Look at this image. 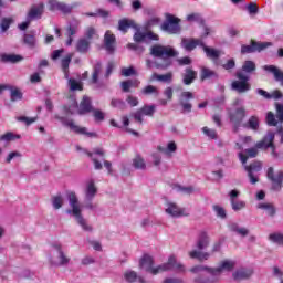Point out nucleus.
Masks as SVG:
<instances>
[{"label": "nucleus", "instance_id": "f257e3e1", "mask_svg": "<svg viewBox=\"0 0 283 283\" xmlns=\"http://www.w3.org/2000/svg\"><path fill=\"white\" fill-rule=\"evenodd\" d=\"M139 266L151 275H158V273H165V271H177V273H185L186 271L182 263L178 262L174 254L168 258L167 263H163L156 268L154 266V258L149 254H144L139 261Z\"/></svg>", "mask_w": 283, "mask_h": 283}, {"label": "nucleus", "instance_id": "f03ea898", "mask_svg": "<svg viewBox=\"0 0 283 283\" xmlns=\"http://www.w3.org/2000/svg\"><path fill=\"white\" fill-rule=\"evenodd\" d=\"M150 54L151 56H155L156 59H160L157 61H151L147 60L146 65L148 70H151L153 67H156V70H169L172 65L171 59L174 56H178V51H175L171 46L169 45H160V44H155L150 49Z\"/></svg>", "mask_w": 283, "mask_h": 283}, {"label": "nucleus", "instance_id": "7ed1b4c3", "mask_svg": "<svg viewBox=\"0 0 283 283\" xmlns=\"http://www.w3.org/2000/svg\"><path fill=\"white\" fill-rule=\"evenodd\" d=\"M274 140L275 132L269 130L263 139L255 144V147L245 149V155L239 153V158L242 165H247V160H249V158H255L258 156V149H272V156L277 158V153H275V144H273Z\"/></svg>", "mask_w": 283, "mask_h": 283}, {"label": "nucleus", "instance_id": "20e7f679", "mask_svg": "<svg viewBox=\"0 0 283 283\" xmlns=\"http://www.w3.org/2000/svg\"><path fill=\"white\" fill-rule=\"evenodd\" d=\"M66 198L71 207V209L66 210V213L74 217L75 222H77L83 231L92 233V231H94V228H92V226L87 222V219L83 217V209L81 208V203H78V197L76 196V192H66Z\"/></svg>", "mask_w": 283, "mask_h": 283}, {"label": "nucleus", "instance_id": "39448f33", "mask_svg": "<svg viewBox=\"0 0 283 283\" xmlns=\"http://www.w3.org/2000/svg\"><path fill=\"white\" fill-rule=\"evenodd\" d=\"M129 28H133L134 30H136L134 34L135 43H148V41H159L160 39L158 34L151 31H146V32L140 31V27H138L134 22V20H127V19L119 20L118 22L119 32H123L124 34H126Z\"/></svg>", "mask_w": 283, "mask_h": 283}, {"label": "nucleus", "instance_id": "423d86ee", "mask_svg": "<svg viewBox=\"0 0 283 283\" xmlns=\"http://www.w3.org/2000/svg\"><path fill=\"white\" fill-rule=\"evenodd\" d=\"M235 266V261L224 260L221 261L219 266L217 268H209L207 265H196L190 269L191 273H208V275H212V277H220L224 271H233Z\"/></svg>", "mask_w": 283, "mask_h": 283}, {"label": "nucleus", "instance_id": "0eeeda50", "mask_svg": "<svg viewBox=\"0 0 283 283\" xmlns=\"http://www.w3.org/2000/svg\"><path fill=\"white\" fill-rule=\"evenodd\" d=\"M208 247H209V235L207 234V232L199 233L196 241V248L198 250L190 251L189 258H191V260H199V262H205V260H209V258H211V253L202 252Z\"/></svg>", "mask_w": 283, "mask_h": 283}, {"label": "nucleus", "instance_id": "6e6552de", "mask_svg": "<svg viewBox=\"0 0 283 283\" xmlns=\"http://www.w3.org/2000/svg\"><path fill=\"white\" fill-rule=\"evenodd\" d=\"M88 158H92L95 169L101 170L104 167L107 169L108 174L112 175V163L105 160V150L103 148H95L93 153H86Z\"/></svg>", "mask_w": 283, "mask_h": 283}, {"label": "nucleus", "instance_id": "1a4fd4ad", "mask_svg": "<svg viewBox=\"0 0 283 283\" xmlns=\"http://www.w3.org/2000/svg\"><path fill=\"white\" fill-rule=\"evenodd\" d=\"M160 28L163 32H167L168 34H180V19L167 13L166 20L161 23Z\"/></svg>", "mask_w": 283, "mask_h": 283}, {"label": "nucleus", "instance_id": "9d476101", "mask_svg": "<svg viewBox=\"0 0 283 283\" xmlns=\"http://www.w3.org/2000/svg\"><path fill=\"white\" fill-rule=\"evenodd\" d=\"M59 120L65 126L70 127L71 132H74V134H80L82 136H87L88 138H96V133L87 132L86 127H81L74 123L73 119H67L65 117H57Z\"/></svg>", "mask_w": 283, "mask_h": 283}, {"label": "nucleus", "instance_id": "9b49d317", "mask_svg": "<svg viewBox=\"0 0 283 283\" xmlns=\"http://www.w3.org/2000/svg\"><path fill=\"white\" fill-rule=\"evenodd\" d=\"M229 118L234 127V132H238L242 127V120L247 118V109L244 106L237 107L235 109L229 111Z\"/></svg>", "mask_w": 283, "mask_h": 283}, {"label": "nucleus", "instance_id": "f8f14e48", "mask_svg": "<svg viewBox=\"0 0 283 283\" xmlns=\"http://www.w3.org/2000/svg\"><path fill=\"white\" fill-rule=\"evenodd\" d=\"M53 251H55L57 256L56 259L50 258L52 266H67L70 264V256L65 255L61 243L53 244Z\"/></svg>", "mask_w": 283, "mask_h": 283}, {"label": "nucleus", "instance_id": "ddd939ff", "mask_svg": "<svg viewBox=\"0 0 283 283\" xmlns=\"http://www.w3.org/2000/svg\"><path fill=\"white\" fill-rule=\"evenodd\" d=\"M244 169L248 174L251 185H255L256 182H260L259 174L262 171V163L253 161L250 165H245Z\"/></svg>", "mask_w": 283, "mask_h": 283}, {"label": "nucleus", "instance_id": "4468645a", "mask_svg": "<svg viewBox=\"0 0 283 283\" xmlns=\"http://www.w3.org/2000/svg\"><path fill=\"white\" fill-rule=\"evenodd\" d=\"M269 180L272 181V189L273 191H281L282 190V182H283V171L274 172L273 167L268 169L266 174Z\"/></svg>", "mask_w": 283, "mask_h": 283}, {"label": "nucleus", "instance_id": "2eb2a0df", "mask_svg": "<svg viewBox=\"0 0 283 283\" xmlns=\"http://www.w3.org/2000/svg\"><path fill=\"white\" fill-rule=\"evenodd\" d=\"M154 114H156V105H144L142 108L135 112L133 116L136 123L143 125V116H154Z\"/></svg>", "mask_w": 283, "mask_h": 283}, {"label": "nucleus", "instance_id": "dca6fc26", "mask_svg": "<svg viewBox=\"0 0 283 283\" xmlns=\"http://www.w3.org/2000/svg\"><path fill=\"white\" fill-rule=\"evenodd\" d=\"M273 45L271 42H252L251 45H242L241 54H251L253 52H262V50H266V48H271Z\"/></svg>", "mask_w": 283, "mask_h": 283}, {"label": "nucleus", "instance_id": "f3484780", "mask_svg": "<svg viewBox=\"0 0 283 283\" xmlns=\"http://www.w3.org/2000/svg\"><path fill=\"white\" fill-rule=\"evenodd\" d=\"M45 10V4L43 2H39L36 4L31 6L28 11L27 18L29 21H36L43 17V12Z\"/></svg>", "mask_w": 283, "mask_h": 283}, {"label": "nucleus", "instance_id": "a211bd4d", "mask_svg": "<svg viewBox=\"0 0 283 283\" xmlns=\"http://www.w3.org/2000/svg\"><path fill=\"white\" fill-rule=\"evenodd\" d=\"M193 98V93L189 91L181 92L179 95V105L182 107V113L185 114L186 112L189 114L192 109L191 103L189 101H192Z\"/></svg>", "mask_w": 283, "mask_h": 283}, {"label": "nucleus", "instance_id": "6ab92c4d", "mask_svg": "<svg viewBox=\"0 0 283 283\" xmlns=\"http://www.w3.org/2000/svg\"><path fill=\"white\" fill-rule=\"evenodd\" d=\"M48 6L51 12L59 11V12H63V14H70V12H72V6L65 4V2L49 0Z\"/></svg>", "mask_w": 283, "mask_h": 283}, {"label": "nucleus", "instance_id": "aec40b11", "mask_svg": "<svg viewBox=\"0 0 283 283\" xmlns=\"http://www.w3.org/2000/svg\"><path fill=\"white\" fill-rule=\"evenodd\" d=\"M96 193H98V188L96 187V182L94 179H88L85 182L84 187V200H94L96 198Z\"/></svg>", "mask_w": 283, "mask_h": 283}, {"label": "nucleus", "instance_id": "412c9836", "mask_svg": "<svg viewBox=\"0 0 283 283\" xmlns=\"http://www.w3.org/2000/svg\"><path fill=\"white\" fill-rule=\"evenodd\" d=\"M198 45L202 48V45H205V42H202V40L200 39L192 38H182L181 40V48H184V50H186L187 52H193V49L198 48Z\"/></svg>", "mask_w": 283, "mask_h": 283}, {"label": "nucleus", "instance_id": "4be33fe9", "mask_svg": "<svg viewBox=\"0 0 283 283\" xmlns=\"http://www.w3.org/2000/svg\"><path fill=\"white\" fill-rule=\"evenodd\" d=\"M78 30H81V22L78 21H73L69 24L67 29H66V45H72V43L74 42V35L78 33Z\"/></svg>", "mask_w": 283, "mask_h": 283}, {"label": "nucleus", "instance_id": "5701e85b", "mask_svg": "<svg viewBox=\"0 0 283 283\" xmlns=\"http://www.w3.org/2000/svg\"><path fill=\"white\" fill-rule=\"evenodd\" d=\"M114 43H116V36L112 34V31H106L104 35V48L108 54H114Z\"/></svg>", "mask_w": 283, "mask_h": 283}, {"label": "nucleus", "instance_id": "b1692460", "mask_svg": "<svg viewBox=\"0 0 283 283\" xmlns=\"http://www.w3.org/2000/svg\"><path fill=\"white\" fill-rule=\"evenodd\" d=\"M228 229L229 231L235 233L237 235H240L241 238H247V235H249V229L240 227L238 222L228 223Z\"/></svg>", "mask_w": 283, "mask_h": 283}, {"label": "nucleus", "instance_id": "393cba45", "mask_svg": "<svg viewBox=\"0 0 283 283\" xmlns=\"http://www.w3.org/2000/svg\"><path fill=\"white\" fill-rule=\"evenodd\" d=\"M166 213L171 216L172 218H180L184 214L182 208L178 207V205L174 202H168L166 207Z\"/></svg>", "mask_w": 283, "mask_h": 283}, {"label": "nucleus", "instance_id": "a878e982", "mask_svg": "<svg viewBox=\"0 0 283 283\" xmlns=\"http://www.w3.org/2000/svg\"><path fill=\"white\" fill-rule=\"evenodd\" d=\"M231 90L238 92V94H244L251 90V84L249 82L234 81L231 84Z\"/></svg>", "mask_w": 283, "mask_h": 283}, {"label": "nucleus", "instance_id": "bb28decb", "mask_svg": "<svg viewBox=\"0 0 283 283\" xmlns=\"http://www.w3.org/2000/svg\"><path fill=\"white\" fill-rule=\"evenodd\" d=\"M201 48H202L203 52L206 53L207 59H210L211 61H213V63H216L218 61V59H220V56L222 54L220 52V50H216L213 48H209V46L205 45V43H203V45Z\"/></svg>", "mask_w": 283, "mask_h": 283}, {"label": "nucleus", "instance_id": "cd10ccee", "mask_svg": "<svg viewBox=\"0 0 283 283\" xmlns=\"http://www.w3.org/2000/svg\"><path fill=\"white\" fill-rule=\"evenodd\" d=\"M258 209H261L269 216L270 218L275 217V213L277 212V209L275 208V205L270 202H261L258 206Z\"/></svg>", "mask_w": 283, "mask_h": 283}, {"label": "nucleus", "instance_id": "c85d7f7f", "mask_svg": "<svg viewBox=\"0 0 283 283\" xmlns=\"http://www.w3.org/2000/svg\"><path fill=\"white\" fill-rule=\"evenodd\" d=\"M198 73L193 71L191 67H187L185 73L182 74V83L184 85H191L193 80L197 78Z\"/></svg>", "mask_w": 283, "mask_h": 283}, {"label": "nucleus", "instance_id": "c756f323", "mask_svg": "<svg viewBox=\"0 0 283 283\" xmlns=\"http://www.w3.org/2000/svg\"><path fill=\"white\" fill-rule=\"evenodd\" d=\"M150 81H158L159 83H171L174 81V73L168 72L166 74L153 73Z\"/></svg>", "mask_w": 283, "mask_h": 283}, {"label": "nucleus", "instance_id": "7c9ffc66", "mask_svg": "<svg viewBox=\"0 0 283 283\" xmlns=\"http://www.w3.org/2000/svg\"><path fill=\"white\" fill-rule=\"evenodd\" d=\"M242 127L251 129L252 132H258V129H260V118L253 115L242 125Z\"/></svg>", "mask_w": 283, "mask_h": 283}, {"label": "nucleus", "instance_id": "2f4dec72", "mask_svg": "<svg viewBox=\"0 0 283 283\" xmlns=\"http://www.w3.org/2000/svg\"><path fill=\"white\" fill-rule=\"evenodd\" d=\"M209 78H218V73L207 66H202L200 72V80L208 81Z\"/></svg>", "mask_w": 283, "mask_h": 283}, {"label": "nucleus", "instance_id": "473e14b6", "mask_svg": "<svg viewBox=\"0 0 283 283\" xmlns=\"http://www.w3.org/2000/svg\"><path fill=\"white\" fill-rule=\"evenodd\" d=\"M90 41L85 38H81L76 42V51L80 52L81 54H86V52L90 51Z\"/></svg>", "mask_w": 283, "mask_h": 283}, {"label": "nucleus", "instance_id": "72a5a7b5", "mask_svg": "<svg viewBox=\"0 0 283 283\" xmlns=\"http://www.w3.org/2000/svg\"><path fill=\"white\" fill-rule=\"evenodd\" d=\"M92 99L87 96H84L80 104V114H88V112H92Z\"/></svg>", "mask_w": 283, "mask_h": 283}, {"label": "nucleus", "instance_id": "f704fd0d", "mask_svg": "<svg viewBox=\"0 0 283 283\" xmlns=\"http://www.w3.org/2000/svg\"><path fill=\"white\" fill-rule=\"evenodd\" d=\"M23 43L30 48V50H34L36 48V35L34 33H25L23 35Z\"/></svg>", "mask_w": 283, "mask_h": 283}, {"label": "nucleus", "instance_id": "c9c22d12", "mask_svg": "<svg viewBox=\"0 0 283 283\" xmlns=\"http://www.w3.org/2000/svg\"><path fill=\"white\" fill-rule=\"evenodd\" d=\"M51 203L52 207L55 211H59V209H61L63 207V205L65 203V199L63 198V195L57 193L53 197H51Z\"/></svg>", "mask_w": 283, "mask_h": 283}, {"label": "nucleus", "instance_id": "e433bc0d", "mask_svg": "<svg viewBox=\"0 0 283 283\" xmlns=\"http://www.w3.org/2000/svg\"><path fill=\"white\" fill-rule=\"evenodd\" d=\"M253 275V271L247 269H240L233 274L234 280H249Z\"/></svg>", "mask_w": 283, "mask_h": 283}, {"label": "nucleus", "instance_id": "4c0bfd02", "mask_svg": "<svg viewBox=\"0 0 283 283\" xmlns=\"http://www.w3.org/2000/svg\"><path fill=\"white\" fill-rule=\"evenodd\" d=\"M2 63H19V61H23L21 55L17 54H2L1 55Z\"/></svg>", "mask_w": 283, "mask_h": 283}, {"label": "nucleus", "instance_id": "58836bf2", "mask_svg": "<svg viewBox=\"0 0 283 283\" xmlns=\"http://www.w3.org/2000/svg\"><path fill=\"white\" fill-rule=\"evenodd\" d=\"M21 139V135H17L12 132L6 133L2 136H0L1 143H12V140H19Z\"/></svg>", "mask_w": 283, "mask_h": 283}, {"label": "nucleus", "instance_id": "ea45409f", "mask_svg": "<svg viewBox=\"0 0 283 283\" xmlns=\"http://www.w3.org/2000/svg\"><path fill=\"white\" fill-rule=\"evenodd\" d=\"M176 149H178V146H176V142L168 143L167 147H163V146L158 147V150L161 151V154H166L167 156L168 154H174Z\"/></svg>", "mask_w": 283, "mask_h": 283}, {"label": "nucleus", "instance_id": "a19ab883", "mask_svg": "<svg viewBox=\"0 0 283 283\" xmlns=\"http://www.w3.org/2000/svg\"><path fill=\"white\" fill-rule=\"evenodd\" d=\"M101 70H103V65L101 64V62H97L93 66V74H92V80H91L93 84L98 83V76L101 74Z\"/></svg>", "mask_w": 283, "mask_h": 283}, {"label": "nucleus", "instance_id": "79ce46f5", "mask_svg": "<svg viewBox=\"0 0 283 283\" xmlns=\"http://www.w3.org/2000/svg\"><path fill=\"white\" fill-rule=\"evenodd\" d=\"M270 242L277 244L279 247H283V234L280 232H274L269 235Z\"/></svg>", "mask_w": 283, "mask_h": 283}, {"label": "nucleus", "instance_id": "37998d69", "mask_svg": "<svg viewBox=\"0 0 283 283\" xmlns=\"http://www.w3.org/2000/svg\"><path fill=\"white\" fill-rule=\"evenodd\" d=\"M10 96H11V101L14 103L17 101H21V98H23V93H21V91L14 86L10 87Z\"/></svg>", "mask_w": 283, "mask_h": 283}, {"label": "nucleus", "instance_id": "c03bdc74", "mask_svg": "<svg viewBox=\"0 0 283 283\" xmlns=\"http://www.w3.org/2000/svg\"><path fill=\"white\" fill-rule=\"evenodd\" d=\"M133 167H135V169H147V164H145V159L140 156H136L133 159Z\"/></svg>", "mask_w": 283, "mask_h": 283}, {"label": "nucleus", "instance_id": "a18cd8bd", "mask_svg": "<svg viewBox=\"0 0 283 283\" xmlns=\"http://www.w3.org/2000/svg\"><path fill=\"white\" fill-rule=\"evenodd\" d=\"M218 279L213 275L205 276V274H201L195 279V283H213L217 282Z\"/></svg>", "mask_w": 283, "mask_h": 283}, {"label": "nucleus", "instance_id": "49530a36", "mask_svg": "<svg viewBox=\"0 0 283 283\" xmlns=\"http://www.w3.org/2000/svg\"><path fill=\"white\" fill-rule=\"evenodd\" d=\"M217 218H220L221 220H226L227 219V210H224V208H222L221 206L214 205L212 207Z\"/></svg>", "mask_w": 283, "mask_h": 283}, {"label": "nucleus", "instance_id": "de8ad7c7", "mask_svg": "<svg viewBox=\"0 0 283 283\" xmlns=\"http://www.w3.org/2000/svg\"><path fill=\"white\" fill-rule=\"evenodd\" d=\"M142 94H145L146 96H149V94H153L154 96H158L160 92L158 91V87L154 85H148L143 88Z\"/></svg>", "mask_w": 283, "mask_h": 283}, {"label": "nucleus", "instance_id": "09e8293b", "mask_svg": "<svg viewBox=\"0 0 283 283\" xmlns=\"http://www.w3.org/2000/svg\"><path fill=\"white\" fill-rule=\"evenodd\" d=\"M84 39H86V41H92V39H96L98 36V34L96 33V29H94L93 27H88L85 30L84 33Z\"/></svg>", "mask_w": 283, "mask_h": 283}, {"label": "nucleus", "instance_id": "8fccbe9b", "mask_svg": "<svg viewBox=\"0 0 283 283\" xmlns=\"http://www.w3.org/2000/svg\"><path fill=\"white\" fill-rule=\"evenodd\" d=\"M84 17H102L103 19L109 17V12L103 10V9H97L95 12H86L84 13Z\"/></svg>", "mask_w": 283, "mask_h": 283}, {"label": "nucleus", "instance_id": "3c124183", "mask_svg": "<svg viewBox=\"0 0 283 283\" xmlns=\"http://www.w3.org/2000/svg\"><path fill=\"white\" fill-rule=\"evenodd\" d=\"M202 133L205 134V136H207L211 140H217L218 139V133L216 132V129H211V128L205 126L202 128Z\"/></svg>", "mask_w": 283, "mask_h": 283}, {"label": "nucleus", "instance_id": "603ef678", "mask_svg": "<svg viewBox=\"0 0 283 283\" xmlns=\"http://www.w3.org/2000/svg\"><path fill=\"white\" fill-rule=\"evenodd\" d=\"M242 71L247 74H251V72H255V62L245 61L242 65Z\"/></svg>", "mask_w": 283, "mask_h": 283}, {"label": "nucleus", "instance_id": "864d4df0", "mask_svg": "<svg viewBox=\"0 0 283 283\" xmlns=\"http://www.w3.org/2000/svg\"><path fill=\"white\" fill-rule=\"evenodd\" d=\"M230 205L234 211H242V209H247V201L237 199L235 201H232Z\"/></svg>", "mask_w": 283, "mask_h": 283}, {"label": "nucleus", "instance_id": "5fc2aeb1", "mask_svg": "<svg viewBox=\"0 0 283 283\" xmlns=\"http://www.w3.org/2000/svg\"><path fill=\"white\" fill-rule=\"evenodd\" d=\"M111 106L115 107L116 109H125L127 107V104H125V101L123 99L113 98L111 101Z\"/></svg>", "mask_w": 283, "mask_h": 283}, {"label": "nucleus", "instance_id": "6e6d98bb", "mask_svg": "<svg viewBox=\"0 0 283 283\" xmlns=\"http://www.w3.org/2000/svg\"><path fill=\"white\" fill-rule=\"evenodd\" d=\"M69 87L71 92H76V90H80V91L83 90V85L74 78L69 80Z\"/></svg>", "mask_w": 283, "mask_h": 283}, {"label": "nucleus", "instance_id": "4d7b16f0", "mask_svg": "<svg viewBox=\"0 0 283 283\" xmlns=\"http://www.w3.org/2000/svg\"><path fill=\"white\" fill-rule=\"evenodd\" d=\"M265 120L270 127H276L277 126V119L275 118V115L273 112H269L266 114Z\"/></svg>", "mask_w": 283, "mask_h": 283}, {"label": "nucleus", "instance_id": "13d9d810", "mask_svg": "<svg viewBox=\"0 0 283 283\" xmlns=\"http://www.w3.org/2000/svg\"><path fill=\"white\" fill-rule=\"evenodd\" d=\"M10 25H12V19L10 18H3L0 23V28L2 32H8L10 30Z\"/></svg>", "mask_w": 283, "mask_h": 283}, {"label": "nucleus", "instance_id": "bf43d9fd", "mask_svg": "<svg viewBox=\"0 0 283 283\" xmlns=\"http://www.w3.org/2000/svg\"><path fill=\"white\" fill-rule=\"evenodd\" d=\"M160 23V18L153 17L145 23V30H149L150 28H154V25H158Z\"/></svg>", "mask_w": 283, "mask_h": 283}, {"label": "nucleus", "instance_id": "052dcab7", "mask_svg": "<svg viewBox=\"0 0 283 283\" xmlns=\"http://www.w3.org/2000/svg\"><path fill=\"white\" fill-rule=\"evenodd\" d=\"M70 63H72V54L66 55L62 60V70H63V72H65V74H67V70L70 67Z\"/></svg>", "mask_w": 283, "mask_h": 283}, {"label": "nucleus", "instance_id": "680f3d73", "mask_svg": "<svg viewBox=\"0 0 283 283\" xmlns=\"http://www.w3.org/2000/svg\"><path fill=\"white\" fill-rule=\"evenodd\" d=\"M124 277H125L126 282L132 283V282H136L138 274H136L135 271H127V272H125Z\"/></svg>", "mask_w": 283, "mask_h": 283}, {"label": "nucleus", "instance_id": "e2e57ef3", "mask_svg": "<svg viewBox=\"0 0 283 283\" xmlns=\"http://www.w3.org/2000/svg\"><path fill=\"white\" fill-rule=\"evenodd\" d=\"M17 120H19V123H24V125H32V123H36V118L25 116H19L17 117Z\"/></svg>", "mask_w": 283, "mask_h": 283}, {"label": "nucleus", "instance_id": "0e129e2a", "mask_svg": "<svg viewBox=\"0 0 283 283\" xmlns=\"http://www.w3.org/2000/svg\"><path fill=\"white\" fill-rule=\"evenodd\" d=\"M126 103H128V105H130V107H138V97L133 96V95H128L126 98Z\"/></svg>", "mask_w": 283, "mask_h": 283}, {"label": "nucleus", "instance_id": "69168bd1", "mask_svg": "<svg viewBox=\"0 0 283 283\" xmlns=\"http://www.w3.org/2000/svg\"><path fill=\"white\" fill-rule=\"evenodd\" d=\"M136 74V70L134 66L122 69V76H134Z\"/></svg>", "mask_w": 283, "mask_h": 283}, {"label": "nucleus", "instance_id": "338daca9", "mask_svg": "<svg viewBox=\"0 0 283 283\" xmlns=\"http://www.w3.org/2000/svg\"><path fill=\"white\" fill-rule=\"evenodd\" d=\"M276 118L283 123V104H276Z\"/></svg>", "mask_w": 283, "mask_h": 283}, {"label": "nucleus", "instance_id": "774afa93", "mask_svg": "<svg viewBox=\"0 0 283 283\" xmlns=\"http://www.w3.org/2000/svg\"><path fill=\"white\" fill-rule=\"evenodd\" d=\"M273 275L275 277H277L279 280H281L280 283H283V272H282V270H280V268H277V266L273 268Z\"/></svg>", "mask_w": 283, "mask_h": 283}]
</instances>
